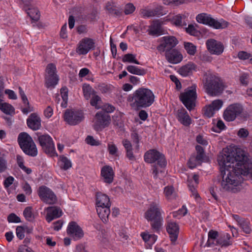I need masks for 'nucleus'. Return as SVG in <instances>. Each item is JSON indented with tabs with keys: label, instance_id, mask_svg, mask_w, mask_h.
I'll return each instance as SVG.
<instances>
[{
	"label": "nucleus",
	"instance_id": "nucleus-37",
	"mask_svg": "<svg viewBox=\"0 0 252 252\" xmlns=\"http://www.w3.org/2000/svg\"><path fill=\"white\" fill-rule=\"evenodd\" d=\"M211 18L210 15L206 13H201L197 15L196 20L198 23L209 26Z\"/></svg>",
	"mask_w": 252,
	"mask_h": 252
},
{
	"label": "nucleus",
	"instance_id": "nucleus-59",
	"mask_svg": "<svg viewBox=\"0 0 252 252\" xmlns=\"http://www.w3.org/2000/svg\"><path fill=\"white\" fill-rule=\"evenodd\" d=\"M141 13L143 17H151L154 16L152 9H141Z\"/></svg>",
	"mask_w": 252,
	"mask_h": 252
},
{
	"label": "nucleus",
	"instance_id": "nucleus-41",
	"mask_svg": "<svg viewBox=\"0 0 252 252\" xmlns=\"http://www.w3.org/2000/svg\"><path fill=\"white\" fill-rule=\"evenodd\" d=\"M17 162L19 167L22 169L24 172L27 174H30L32 170L31 168L26 167L24 164V159L20 155H17L16 156Z\"/></svg>",
	"mask_w": 252,
	"mask_h": 252
},
{
	"label": "nucleus",
	"instance_id": "nucleus-4",
	"mask_svg": "<svg viewBox=\"0 0 252 252\" xmlns=\"http://www.w3.org/2000/svg\"><path fill=\"white\" fill-rule=\"evenodd\" d=\"M203 86L205 92L212 96L220 95L224 89V83L220 78L210 72L204 75Z\"/></svg>",
	"mask_w": 252,
	"mask_h": 252
},
{
	"label": "nucleus",
	"instance_id": "nucleus-29",
	"mask_svg": "<svg viewBox=\"0 0 252 252\" xmlns=\"http://www.w3.org/2000/svg\"><path fill=\"white\" fill-rule=\"evenodd\" d=\"M229 25V23L223 19L220 20L213 18L212 17L210 19L209 26L215 29H223L227 28Z\"/></svg>",
	"mask_w": 252,
	"mask_h": 252
},
{
	"label": "nucleus",
	"instance_id": "nucleus-19",
	"mask_svg": "<svg viewBox=\"0 0 252 252\" xmlns=\"http://www.w3.org/2000/svg\"><path fill=\"white\" fill-rule=\"evenodd\" d=\"M166 60L171 63L176 64L181 62L183 60L181 53L175 49L166 51L165 53Z\"/></svg>",
	"mask_w": 252,
	"mask_h": 252
},
{
	"label": "nucleus",
	"instance_id": "nucleus-57",
	"mask_svg": "<svg viewBox=\"0 0 252 252\" xmlns=\"http://www.w3.org/2000/svg\"><path fill=\"white\" fill-rule=\"evenodd\" d=\"M98 89L102 93H108L110 91V88L109 86L105 84H102L98 86Z\"/></svg>",
	"mask_w": 252,
	"mask_h": 252
},
{
	"label": "nucleus",
	"instance_id": "nucleus-14",
	"mask_svg": "<svg viewBox=\"0 0 252 252\" xmlns=\"http://www.w3.org/2000/svg\"><path fill=\"white\" fill-rule=\"evenodd\" d=\"M206 46L208 51L212 54L220 55L224 50L223 44L214 39H209L206 41Z\"/></svg>",
	"mask_w": 252,
	"mask_h": 252
},
{
	"label": "nucleus",
	"instance_id": "nucleus-48",
	"mask_svg": "<svg viewBox=\"0 0 252 252\" xmlns=\"http://www.w3.org/2000/svg\"><path fill=\"white\" fill-rule=\"evenodd\" d=\"M226 126L222 120H219L217 123L216 127H212V131L216 132H220L221 130L225 129Z\"/></svg>",
	"mask_w": 252,
	"mask_h": 252
},
{
	"label": "nucleus",
	"instance_id": "nucleus-35",
	"mask_svg": "<svg viewBox=\"0 0 252 252\" xmlns=\"http://www.w3.org/2000/svg\"><path fill=\"white\" fill-rule=\"evenodd\" d=\"M126 69L129 73L137 75H144L146 73L145 69L133 65L127 66Z\"/></svg>",
	"mask_w": 252,
	"mask_h": 252
},
{
	"label": "nucleus",
	"instance_id": "nucleus-49",
	"mask_svg": "<svg viewBox=\"0 0 252 252\" xmlns=\"http://www.w3.org/2000/svg\"><path fill=\"white\" fill-rule=\"evenodd\" d=\"M223 103V102L222 100L216 99L212 101L210 105L213 108V110H215L216 111H217L221 108Z\"/></svg>",
	"mask_w": 252,
	"mask_h": 252
},
{
	"label": "nucleus",
	"instance_id": "nucleus-6",
	"mask_svg": "<svg viewBox=\"0 0 252 252\" xmlns=\"http://www.w3.org/2000/svg\"><path fill=\"white\" fill-rule=\"evenodd\" d=\"M18 143L23 152L31 157L37 155V149L32 137L26 132H21L18 137Z\"/></svg>",
	"mask_w": 252,
	"mask_h": 252
},
{
	"label": "nucleus",
	"instance_id": "nucleus-1",
	"mask_svg": "<svg viewBox=\"0 0 252 252\" xmlns=\"http://www.w3.org/2000/svg\"><path fill=\"white\" fill-rule=\"evenodd\" d=\"M247 159L244 151L240 149L234 152L225 148L220 153L218 161L220 173L215 179L214 182L220 186L221 190H231L233 187L237 186L242 182V175L247 174V171L243 169L246 168Z\"/></svg>",
	"mask_w": 252,
	"mask_h": 252
},
{
	"label": "nucleus",
	"instance_id": "nucleus-45",
	"mask_svg": "<svg viewBox=\"0 0 252 252\" xmlns=\"http://www.w3.org/2000/svg\"><path fill=\"white\" fill-rule=\"evenodd\" d=\"M243 231L246 234H250L251 232V229L250 227V222L245 219L240 220L239 224Z\"/></svg>",
	"mask_w": 252,
	"mask_h": 252
},
{
	"label": "nucleus",
	"instance_id": "nucleus-20",
	"mask_svg": "<svg viewBox=\"0 0 252 252\" xmlns=\"http://www.w3.org/2000/svg\"><path fill=\"white\" fill-rule=\"evenodd\" d=\"M41 119L39 116L35 113H32L27 119L28 126L33 130H37L41 126Z\"/></svg>",
	"mask_w": 252,
	"mask_h": 252
},
{
	"label": "nucleus",
	"instance_id": "nucleus-13",
	"mask_svg": "<svg viewBox=\"0 0 252 252\" xmlns=\"http://www.w3.org/2000/svg\"><path fill=\"white\" fill-rule=\"evenodd\" d=\"M178 43V41L175 36H165L162 38L161 43L157 47L160 52H164L173 49Z\"/></svg>",
	"mask_w": 252,
	"mask_h": 252
},
{
	"label": "nucleus",
	"instance_id": "nucleus-52",
	"mask_svg": "<svg viewBox=\"0 0 252 252\" xmlns=\"http://www.w3.org/2000/svg\"><path fill=\"white\" fill-rule=\"evenodd\" d=\"M9 222L18 223L21 221L20 218L14 213L9 214L7 217Z\"/></svg>",
	"mask_w": 252,
	"mask_h": 252
},
{
	"label": "nucleus",
	"instance_id": "nucleus-12",
	"mask_svg": "<svg viewBox=\"0 0 252 252\" xmlns=\"http://www.w3.org/2000/svg\"><path fill=\"white\" fill-rule=\"evenodd\" d=\"M38 194L40 199L47 204H53L57 201V197L53 191L45 186L39 188Z\"/></svg>",
	"mask_w": 252,
	"mask_h": 252
},
{
	"label": "nucleus",
	"instance_id": "nucleus-46",
	"mask_svg": "<svg viewBox=\"0 0 252 252\" xmlns=\"http://www.w3.org/2000/svg\"><path fill=\"white\" fill-rule=\"evenodd\" d=\"M23 215L26 219L28 221H32L34 218L31 207H26L23 211Z\"/></svg>",
	"mask_w": 252,
	"mask_h": 252
},
{
	"label": "nucleus",
	"instance_id": "nucleus-25",
	"mask_svg": "<svg viewBox=\"0 0 252 252\" xmlns=\"http://www.w3.org/2000/svg\"><path fill=\"white\" fill-rule=\"evenodd\" d=\"M95 205L97 206H110L109 197L105 194L100 192L95 194Z\"/></svg>",
	"mask_w": 252,
	"mask_h": 252
},
{
	"label": "nucleus",
	"instance_id": "nucleus-62",
	"mask_svg": "<svg viewBox=\"0 0 252 252\" xmlns=\"http://www.w3.org/2000/svg\"><path fill=\"white\" fill-rule=\"evenodd\" d=\"M238 57L241 60H247L249 58H251L252 55L245 51H240L238 54Z\"/></svg>",
	"mask_w": 252,
	"mask_h": 252
},
{
	"label": "nucleus",
	"instance_id": "nucleus-61",
	"mask_svg": "<svg viewBox=\"0 0 252 252\" xmlns=\"http://www.w3.org/2000/svg\"><path fill=\"white\" fill-rule=\"evenodd\" d=\"M7 168V161L3 157H0V173L4 172Z\"/></svg>",
	"mask_w": 252,
	"mask_h": 252
},
{
	"label": "nucleus",
	"instance_id": "nucleus-34",
	"mask_svg": "<svg viewBox=\"0 0 252 252\" xmlns=\"http://www.w3.org/2000/svg\"><path fill=\"white\" fill-rule=\"evenodd\" d=\"M59 80L58 76H45V85L47 88H54Z\"/></svg>",
	"mask_w": 252,
	"mask_h": 252
},
{
	"label": "nucleus",
	"instance_id": "nucleus-64",
	"mask_svg": "<svg viewBox=\"0 0 252 252\" xmlns=\"http://www.w3.org/2000/svg\"><path fill=\"white\" fill-rule=\"evenodd\" d=\"M186 31L192 35H195L197 32L194 26L192 24L189 25L188 27L186 29Z\"/></svg>",
	"mask_w": 252,
	"mask_h": 252
},
{
	"label": "nucleus",
	"instance_id": "nucleus-55",
	"mask_svg": "<svg viewBox=\"0 0 252 252\" xmlns=\"http://www.w3.org/2000/svg\"><path fill=\"white\" fill-rule=\"evenodd\" d=\"M164 193L168 199H171L173 196L174 189L172 187H166L164 188Z\"/></svg>",
	"mask_w": 252,
	"mask_h": 252
},
{
	"label": "nucleus",
	"instance_id": "nucleus-33",
	"mask_svg": "<svg viewBox=\"0 0 252 252\" xmlns=\"http://www.w3.org/2000/svg\"><path fill=\"white\" fill-rule=\"evenodd\" d=\"M0 110L4 113L13 115L15 114V109L11 105L7 103H2V100L0 99Z\"/></svg>",
	"mask_w": 252,
	"mask_h": 252
},
{
	"label": "nucleus",
	"instance_id": "nucleus-9",
	"mask_svg": "<svg viewBox=\"0 0 252 252\" xmlns=\"http://www.w3.org/2000/svg\"><path fill=\"white\" fill-rule=\"evenodd\" d=\"M242 105L238 103L229 105L224 111L223 117L227 122L233 121L239 117H241L243 112Z\"/></svg>",
	"mask_w": 252,
	"mask_h": 252
},
{
	"label": "nucleus",
	"instance_id": "nucleus-31",
	"mask_svg": "<svg viewBox=\"0 0 252 252\" xmlns=\"http://www.w3.org/2000/svg\"><path fill=\"white\" fill-rule=\"evenodd\" d=\"M220 235L218 231L210 230L208 233V240L206 244V246L208 247H212L216 246V242Z\"/></svg>",
	"mask_w": 252,
	"mask_h": 252
},
{
	"label": "nucleus",
	"instance_id": "nucleus-2",
	"mask_svg": "<svg viewBox=\"0 0 252 252\" xmlns=\"http://www.w3.org/2000/svg\"><path fill=\"white\" fill-rule=\"evenodd\" d=\"M155 99V95L150 89L141 87L129 94L127 100L132 108L139 110L151 106Z\"/></svg>",
	"mask_w": 252,
	"mask_h": 252
},
{
	"label": "nucleus",
	"instance_id": "nucleus-22",
	"mask_svg": "<svg viewBox=\"0 0 252 252\" xmlns=\"http://www.w3.org/2000/svg\"><path fill=\"white\" fill-rule=\"evenodd\" d=\"M95 109H101L100 111H103L109 114L114 111L115 107L112 105L102 102L101 98L97 95H95Z\"/></svg>",
	"mask_w": 252,
	"mask_h": 252
},
{
	"label": "nucleus",
	"instance_id": "nucleus-38",
	"mask_svg": "<svg viewBox=\"0 0 252 252\" xmlns=\"http://www.w3.org/2000/svg\"><path fill=\"white\" fill-rule=\"evenodd\" d=\"M184 48L187 53L190 55L193 56L196 52V46L192 43L189 42H184Z\"/></svg>",
	"mask_w": 252,
	"mask_h": 252
},
{
	"label": "nucleus",
	"instance_id": "nucleus-47",
	"mask_svg": "<svg viewBox=\"0 0 252 252\" xmlns=\"http://www.w3.org/2000/svg\"><path fill=\"white\" fill-rule=\"evenodd\" d=\"M202 161L197 159L195 156H192L189 159L188 164L190 168L192 169L196 166L197 163H200Z\"/></svg>",
	"mask_w": 252,
	"mask_h": 252
},
{
	"label": "nucleus",
	"instance_id": "nucleus-30",
	"mask_svg": "<svg viewBox=\"0 0 252 252\" xmlns=\"http://www.w3.org/2000/svg\"><path fill=\"white\" fill-rule=\"evenodd\" d=\"M195 65L191 63H189L187 64L182 66L179 69V73L182 76L186 77L191 75L193 70H194Z\"/></svg>",
	"mask_w": 252,
	"mask_h": 252
},
{
	"label": "nucleus",
	"instance_id": "nucleus-63",
	"mask_svg": "<svg viewBox=\"0 0 252 252\" xmlns=\"http://www.w3.org/2000/svg\"><path fill=\"white\" fill-rule=\"evenodd\" d=\"M60 36L63 39L66 38L67 37L66 23H65L61 28L60 32Z\"/></svg>",
	"mask_w": 252,
	"mask_h": 252
},
{
	"label": "nucleus",
	"instance_id": "nucleus-21",
	"mask_svg": "<svg viewBox=\"0 0 252 252\" xmlns=\"http://www.w3.org/2000/svg\"><path fill=\"white\" fill-rule=\"evenodd\" d=\"M46 210L47 211L46 220L49 223L54 219L59 218L62 216V211L59 207L56 206L48 207Z\"/></svg>",
	"mask_w": 252,
	"mask_h": 252
},
{
	"label": "nucleus",
	"instance_id": "nucleus-5",
	"mask_svg": "<svg viewBox=\"0 0 252 252\" xmlns=\"http://www.w3.org/2000/svg\"><path fill=\"white\" fill-rule=\"evenodd\" d=\"M161 209L158 203L152 202L144 214L145 218L150 222L152 229L154 232L159 231L163 221L161 216Z\"/></svg>",
	"mask_w": 252,
	"mask_h": 252
},
{
	"label": "nucleus",
	"instance_id": "nucleus-3",
	"mask_svg": "<svg viewBox=\"0 0 252 252\" xmlns=\"http://www.w3.org/2000/svg\"><path fill=\"white\" fill-rule=\"evenodd\" d=\"M144 160L146 162L149 163L157 162V165H153L152 169L155 179H160L163 177V168L167 163L164 155L157 150H150L145 154Z\"/></svg>",
	"mask_w": 252,
	"mask_h": 252
},
{
	"label": "nucleus",
	"instance_id": "nucleus-26",
	"mask_svg": "<svg viewBox=\"0 0 252 252\" xmlns=\"http://www.w3.org/2000/svg\"><path fill=\"white\" fill-rule=\"evenodd\" d=\"M149 34L152 35L158 36L163 34V30L161 23L158 21H154L149 27Z\"/></svg>",
	"mask_w": 252,
	"mask_h": 252
},
{
	"label": "nucleus",
	"instance_id": "nucleus-23",
	"mask_svg": "<svg viewBox=\"0 0 252 252\" xmlns=\"http://www.w3.org/2000/svg\"><path fill=\"white\" fill-rule=\"evenodd\" d=\"M84 97L86 100H90V104L94 106V90L88 84L85 83L82 86Z\"/></svg>",
	"mask_w": 252,
	"mask_h": 252
},
{
	"label": "nucleus",
	"instance_id": "nucleus-58",
	"mask_svg": "<svg viewBox=\"0 0 252 252\" xmlns=\"http://www.w3.org/2000/svg\"><path fill=\"white\" fill-rule=\"evenodd\" d=\"M183 17L180 15H177L172 18V22L176 26H181Z\"/></svg>",
	"mask_w": 252,
	"mask_h": 252
},
{
	"label": "nucleus",
	"instance_id": "nucleus-42",
	"mask_svg": "<svg viewBox=\"0 0 252 252\" xmlns=\"http://www.w3.org/2000/svg\"><path fill=\"white\" fill-rule=\"evenodd\" d=\"M60 160L62 162L61 167L62 169L66 170L71 167V162L67 157L62 156L60 157Z\"/></svg>",
	"mask_w": 252,
	"mask_h": 252
},
{
	"label": "nucleus",
	"instance_id": "nucleus-17",
	"mask_svg": "<svg viewBox=\"0 0 252 252\" xmlns=\"http://www.w3.org/2000/svg\"><path fill=\"white\" fill-rule=\"evenodd\" d=\"M166 231L169 235L170 240L172 243L175 242L178 237L179 226L175 221H168L166 227Z\"/></svg>",
	"mask_w": 252,
	"mask_h": 252
},
{
	"label": "nucleus",
	"instance_id": "nucleus-39",
	"mask_svg": "<svg viewBox=\"0 0 252 252\" xmlns=\"http://www.w3.org/2000/svg\"><path fill=\"white\" fill-rule=\"evenodd\" d=\"M61 94L62 98L61 106L63 108H66L67 105L68 89L66 87H63L61 89Z\"/></svg>",
	"mask_w": 252,
	"mask_h": 252
},
{
	"label": "nucleus",
	"instance_id": "nucleus-56",
	"mask_svg": "<svg viewBox=\"0 0 252 252\" xmlns=\"http://www.w3.org/2000/svg\"><path fill=\"white\" fill-rule=\"evenodd\" d=\"M152 10L154 14V16H159L165 14V13L163 11V8L161 6H158L155 8L152 9Z\"/></svg>",
	"mask_w": 252,
	"mask_h": 252
},
{
	"label": "nucleus",
	"instance_id": "nucleus-54",
	"mask_svg": "<svg viewBox=\"0 0 252 252\" xmlns=\"http://www.w3.org/2000/svg\"><path fill=\"white\" fill-rule=\"evenodd\" d=\"M16 235L20 240L23 239L24 237L25 229L23 226H18L16 228Z\"/></svg>",
	"mask_w": 252,
	"mask_h": 252
},
{
	"label": "nucleus",
	"instance_id": "nucleus-11",
	"mask_svg": "<svg viewBox=\"0 0 252 252\" xmlns=\"http://www.w3.org/2000/svg\"><path fill=\"white\" fill-rule=\"evenodd\" d=\"M111 122L109 114L104 111H99L95 114V130H102L109 126Z\"/></svg>",
	"mask_w": 252,
	"mask_h": 252
},
{
	"label": "nucleus",
	"instance_id": "nucleus-51",
	"mask_svg": "<svg viewBox=\"0 0 252 252\" xmlns=\"http://www.w3.org/2000/svg\"><path fill=\"white\" fill-rule=\"evenodd\" d=\"M135 9V7L132 3H128L125 5L124 12L126 15L130 14L134 11Z\"/></svg>",
	"mask_w": 252,
	"mask_h": 252
},
{
	"label": "nucleus",
	"instance_id": "nucleus-16",
	"mask_svg": "<svg viewBox=\"0 0 252 252\" xmlns=\"http://www.w3.org/2000/svg\"><path fill=\"white\" fill-rule=\"evenodd\" d=\"M115 176L113 168L108 165L104 166L101 170V180L107 184H111L114 181Z\"/></svg>",
	"mask_w": 252,
	"mask_h": 252
},
{
	"label": "nucleus",
	"instance_id": "nucleus-7",
	"mask_svg": "<svg viewBox=\"0 0 252 252\" xmlns=\"http://www.w3.org/2000/svg\"><path fill=\"white\" fill-rule=\"evenodd\" d=\"M196 88L197 86L193 84L180 95V100L189 111L194 109L195 106V101L197 98Z\"/></svg>",
	"mask_w": 252,
	"mask_h": 252
},
{
	"label": "nucleus",
	"instance_id": "nucleus-18",
	"mask_svg": "<svg viewBox=\"0 0 252 252\" xmlns=\"http://www.w3.org/2000/svg\"><path fill=\"white\" fill-rule=\"evenodd\" d=\"M94 42L93 39L84 38L80 41L76 49V52L79 55H85L93 47Z\"/></svg>",
	"mask_w": 252,
	"mask_h": 252
},
{
	"label": "nucleus",
	"instance_id": "nucleus-43",
	"mask_svg": "<svg viewBox=\"0 0 252 252\" xmlns=\"http://www.w3.org/2000/svg\"><path fill=\"white\" fill-rule=\"evenodd\" d=\"M22 99L23 103L26 106L25 108H22V112L25 114H27L28 113L32 111L33 110V108L30 105L27 96H24V97L22 98Z\"/></svg>",
	"mask_w": 252,
	"mask_h": 252
},
{
	"label": "nucleus",
	"instance_id": "nucleus-50",
	"mask_svg": "<svg viewBox=\"0 0 252 252\" xmlns=\"http://www.w3.org/2000/svg\"><path fill=\"white\" fill-rule=\"evenodd\" d=\"M197 155L195 156L197 159L202 161L204 157V152L203 148L200 145H197L195 147Z\"/></svg>",
	"mask_w": 252,
	"mask_h": 252
},
{
	"label": "nucleus",
	"instance_id": "nucleus-15",
	"mask_svg": "<svg viewBox=\"0 0 252 252\" xmlns=\"http://www.w3.org/2000/svg\"><path fill=\"white\" fill-rule=\"evenodd\" d=\"M66 231L67 234L75 240L82 238L84 236L83 230L75 221L69 223Z\"/></svg>",
	"mask_w": 252,
	"mask_h": 252
},
{
	"label": "nucleus",
	"instance_id": "nucleus-28",
	"mask_svg": "<svg viewBox=\"0 0 252 252\" xmlns=\"http://www.w3.org/2000/svg\"><path fill=\"white\" fill-rule=\"evenodd\" d=\"M110 207L97 206L96 208L98 217L104 223H106L108 220V217L110 213Z\"/></svg>",
	"mask_w": 252,
	"mask_h": 252
},
{
	"label": "nucleus",
	"instance_id": "nucleus-24",
	"mask_svg": "<svg viewBox=\"0 0 252 252\" xmlns=\"http://www.w3.org/2000/svg\"><path fill=\"white\" fill-rule=\"evenodd\" d=\"M231 239V237L229 233L221 234L216 241V246H220L221 247H228L232 244Z\"/></svg>",
	"mask_w": 252,
	"mask_h": 252
},
{
	"label": "nucleus",
	"instance_id": "nucleus-53",
	"mask_svg": "<svg viewBox=\"0 0 252 252\" xmlns=\"http://www.w3.org/2000/svg\"><path fill=\"white\" fill-rule=\"evenodd\" d=\"M213 107L210 105L206 106L205 110H204V115L208 118L213 117L214 115L216 110L213 109Z\"/></svg>",
	"mask_w": 252,
	"mask_h": 252
},
{
	"label": "nucleus",
	"instance_id": "nucleus-8",
	"mask_svg": "<svg viewBox=\"0 0 252 252\" xmlns=\"http://www.w3.org/2000/svg\"><path fill=\"white\" fill-rule=\"evenodd\" d=\"M37 140L43 150L51 157L57 156L52 138L46 134L38 135Z\"/></svg>",
	"mask_w": 252,
	"mask_h": 252
},
{
	"label": "nucleus",
	"instance_id": "nucleus-44",
	"mask_svg": "<svg viewBox=\"0 0 252 252\" xmlns=\"http://www.w3.org/2000/svg\"><path fill=\"white\" fill-rule=\"evenodd\" d=\"M46 74L45 76H58L56 65L52 63L47 65L46 68Z\"/></svg>",
	"mask_w": 252,
	"mask_h": 252
},
{
	"label": "nucleus",
	"instance_id": "nucleus-32",
	"mask_svg": "<svg viewBox=\"0 0 252 252\" xmlns=\"http://www.w3.org/2000/svg\"><path fill=\"white\" fill-rule=\"evenodd\" d=\"M106 9L111 14L115 16H120L122 13V11L119 9L113 2H108L106 4Z\"/></svg>",
	"mask_w": 252,
	"mask_h": 252
},
{
	"label": "nucleus",
	"instance_id": "nucleus-10",
	"mask_svg": "<svg viewBox=\"0 0 252 252\" xmlns=\"http://www.w3.org/2000/svg\"><path fill=\"white\" fill-rule=\"evenodd\" d=\"M84 118V113L82 111L67 109L64 114L65 121L71 126L78 125Z\"/></svg>",
	"mask_w": 252,
	"mask_h": 252
},
{
	"label": "nucleus",
	"instance_id": "nucleus-40",
	"mask_svg": "<svg viewBox=\"0 0 252 252\" xmlns=\"http://www.w3.org/2000/svg\"><path fill=\"white\" fill-rule=\"evenodd\" d=\"M122 61L124 63H134L139 64L140 63L136 59V55L132 54H125L122 58Z\"/></svg>",
	"mask_w": 252,
	"mask_h": 252
},
{
	"label": "nucleus",
	"instance_id": "nucleus-27",
	"mask_svg": "<svg viewBox=\"0 0 252 252\" xmlns=\"http://www.w3.org/2000/svg\"><path fill=\"white\" fill-rule=\"evenodd\" d=\"M177 118L178 121L185 126H188L191 123L190 117L184 108L178 111Z\"/></svg>",
	"mask_w": 252,
	"mask_h": 252
},
{
	"label": "nucleus",
	"instance_id": "nucleus-60",
	"mask_svg": "<svg viewBox=\"0 0 252 252\" xmlns=\"http://www.w3.org/2000/svg\"><path fill=\"white\" fill-rule=\"evenodd\" d=\"M108 150L109 153L111 155H116L118 152V148L115 144H108Z\"/></svg>",
	"mask_w": 252,
	"mask_h": 252
},
{
	"label": "nucleus",
	"instance_id": "nucleus-36",
	"mask_svg": "<svg viewBox=\"0 0 252 252\" xmlns=\"http://www.w3.org/2000/svg\"><path fill=\"white\" fill-rule=\"evenodd\" d=\"M28 15L30 17L32 20L37 21L39 19V11L35 8H29L26 10Z\"/></svg>",
	"mask_w": 252,
	"mask_h": 252
}]
</instances>
